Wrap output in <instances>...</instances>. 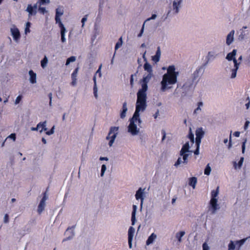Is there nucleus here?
<instances>
[{
	"label": "nucleus",
	"mask_w": 250,
	"mask_h": 250,
	"mask_svg": "<svg viewBox=\"0 0 250 250\" xmlns=\"http://www.w3.org/2000/svg\"><path fill=\"white\" fill-rule=\"evenodd\" d=\"M26 11L29 13V16L35 15L37 13V11L34 9L33 6L31 4H28Z\"/></svg>",
	"instance_id": "nucleus-26"
},
{
	"label": "nucleus",
	"mask_w": 250,
	"mask_h": 250,
	"mask_svg": "<svg viewBox=\"0 0 250 250\" xmlns=\"http://www.w3.org/2000/svg\"><path fill=\"white\" fill-rule=\"evenodd\" d=\"M75 226H72L68 227L65 230L64 235L63 241L70 240L73 238L75 235Z\"/></svg>",
	"instance_id": "nucleus-5"
},
{
	"label": "nucleus",
	"mask_w": 250,
	"mask_h": 250,
	"mask_svg": "<svg viewBox=\"0 0 250 250\" xmlns=\"http://www.w3.org/2000/svg\"><path fill=\"white\" fill-rule=\"evenodd\" d=\"M236 49H233L232 52L227 54L226 59L229 61L232 60L236 55Z\"/></svg>",
	"instance_id": "nucleus-28"
},
{
	"label": "nucleus",
	"mask_w": 250,
	"mask_h": 250,
	"mask_svg": "<svg viewBox=\"0 0 250 250\" xmlns=\"http://www.w3.org/2000/svg\"><path fill=\"white\" fill-rule=\"evenodd\" d=\"M188 138L190 140L191 142L193 144L194 142V136L193 133L192 132L191 128H189V133L188 135Z\"/></svg>",
	"instance_id": "nucleus-37"
},
{
	"label": "nucleus",
	"mask_w": 250,
	"mask_h": 250,
	"mask_svg": "<svg viewBox=\"0 0 250 250\" xmlns=\"http://www.w3.org/2000/svg\"><path fill=\"white\" fill-rule=\"evenodd\" d=\"M162 134L163 135V137L162 138V142H163L166 137V132L164 129L162 130Z\"/></svg>",
	"instance_id": "nucleus-59"
},
{
	"label": "nucleus",
	"mask_w": 250,
	"mask_h": 250,
	"mask_svg": "<svg viewBox=\"0 0 250 250\" xmlns=\"http://www.w3.org/2000/svg\"><path fill=\"white\" fill-rule=\"evenodd\" d=\"M205 66L202 65L198 67L196 70L191 74V79L195 82V85H196L200 80V77L203 74Z\"/></svg>",
	"instance_id": "nucleus-4"
},
{
	"label": "nucleus",
	"mask_w": 250,
	"mask_h": 250,
	"mask_svg": "<svg viewBox=\"0 0 250 250\" xmlns=\"http://www.w3.org/2000/svg\"><path fill=\"white\" fill-rule=\"evenodd\" d=\"M245 36H246L245 32L244 31L242 30L241 33V34L239 36V39H240L241 40H243L244 39Z\"/></svg>",
	"instance_id": "nucleus-55"
},
{
	"label": "nucleus",
	"mask_w": 250,
	"mask_h": 250,
	"mask_svg": "<svg viewBox=\"0 0 250 250\" xmlns=\"http://www.w3.org/2000/svg\"><path fill=\"white\" fill-rule=\"evenodd\" d=\"M246 102H247V103L245 104V106L246 107V108L248 109L250 107V98L249 96H248L247 98H246Z\"/></svg>",
	"instance_id": "nucleus-53"
},
{
	"label": "nucleus",
	"mask_w": 250,
	"mask_h": 250,
	"mask_svg": "<svg viewBox=\"0 0 250 250\" xmlns=\"http://www.w3.org/2000/svg\"><path fill=\"white\" fill-rule=\"evenodd\" d=\"M185 234L184 231H180L176 233L175 237L179 243L182 242V237Z\"/></svg>",
	"instance_id": "nucleus-31"
},
{
	"label": "nucleus",
	"mask_w": 250,
	"mask_h": 250,
	"mask_svg": "<svg viewBox=\"0 0 250 250\" xmlns=\"http://www.w3.org/2000/svg\"><path fill=\"white\" fill-rule=\"evenodd\" d=\"M197 182V178L195 177H192L189 179V185L191 186L193 188H195L196 183Z\"/></svg>",
	"instance_id": "nucleus-29"
},
{
	"label": "nucleus",
	"mask_w": 250,
	"mask_h": 250,
	"mask_svg": "<svg viewBox=\"0 0 250 250\" xmlns=\"http://www.w3.org/2000/svg\"><path fill=\"white\" fill-rule=\"evenodd\" d=\"M39 124H41V125L40 126V129L41 128V130H40V132H42L43 130L46 131L47 128L46 127V121H44L43 122H40Z\"/></svg>",
	"instance_id": "nucleus-35"
},
{
	"label": "nucleus",
	"mask_w": 250,
	"mask_h": 250,
	"mask_svg": "<svg viewBox=\"0 0 250 250\" xmlns=\"http://www.w3.org/2000/svg\"><path fill=\"white\" fill-rule=\"evenodd\" d=\"M219 194V187H218L216 190H213L211 191V198L214 199H217L216 198Z\"/></svg>",
	"instance_id": "nucleus-34"
},
{
	"label": "nucleus",
	"mask_w": 250,
	"mask_h": 250,
	"mask_svg": "<svg viewBox=\"0 0 250 250\" xmlns=\"http://www.w3.org/2000/svg\"><path fill=\"white\" fill-rule=\"evenodd\" d=\"M47 58L46 56L41 61V66L42 68H44L46 67L47 63Z\"/></svg>",
	"instance_id": "nucleus-42"
},
{
	"label": "nucleus",
	"mask_w": 250,
	"mask_h": 250,
	"mask_svg": "<svg viewBox=\"0 0 250 250\" xmlns=\"http://www.w3.org/2000/svg\"><path fill=\"white\" fill-rule=\"evenodd\" d=\"M41 125L40 124H38L36 127H31V129L32 131H37L38 130H40V126Z\"/></svg>",
	"instance_id": "nucleus-60"
},
{
	"label": "nucleus",
	"mask_w": 250,
	"mask_h": 250,
	"mask_svg": "<svg viewBox=\"0 0 250 250\" xmlns=\"http://www.w3.org/2000/svg\"><path fill=\"white\" fill-rule=\"evenodd\" d=\"M119 130V127L113 126L111 127L109 130V134H113V135L111 136V139L109 140L108 145L110 146H111L114 143L115 140L117 137V135L118 134V132Z\"/></svg>",
	"instance_id": "nucleus-8"
},
{
	"label": "nucleus",
	"mask_w": 250,
	"mask_h": 250,
	"mask_svg": "<svg viewBox=\"0 0 250 250\" xmlns=\"http://www.w3.org/2000/svg\"><path fill=\"white\" fill-rule=\"evenodd\" d=\"M247 238H244L243 239H241L240 240H237L235 241V246L238 247V250H239L240 248L243 245L246 241Z\"/></svg>",
	"instance_id": "nucleus-33"
},
{
	"label": "nucleus",
	"mask_w": 250,
	"mask_h": 250,
	"mask_svg": "<svg viewBox=\"0 0 250 250\" xmlns=\"http://www.w3.org/2000/svg\"><path fill=\"white\" fill-rule=\"evenodd\" d=\"M183 0H174L172 2V10L174 15L179 13L182 7Z\"/></svg>",
	"instance_id": "nucleus-9"
},
{
	"label": "nucleus",
	"mask_w": 250,
	"mask_h": 250,
	"mask_svg": "<svg viewBox=\"0 0 250 250\" xmlns=\"http://www.w3.org/2000/svg\"><path fill=\"white\" fill-rule=\"evenodd\" d=\"M54 126H53L50 130H49V131L46 130V131L45 132L46 134L48 135H50L53 134V133L54 132Z\"/></svg>",
	"instance_id": "nucleus-56"
},
{
	"label": "nucleus",
	"mask_w": 250,
	"mask_h": 250,
	"mask_svg": "<svg viewBox=\"0 0 250 250\" xmlns=\"http://www.w3.org/2000/svg\"><path fill=\"white\" fill-rule=\"evenodd\" d=\"M101 67H102V64L100 65V66H99L98 69L97 70L96 73V74H98V73L99 74L100 77H101L102 76V74H101Z\"/></svg>",
	"instance_id": "nucleus-63"
},
{
	"label": "nucleus",
	"mask_w": 250,
	"mask_h": 250,
	"mask_svg": "<svg viewBox=\"0 0 250 250\" xmlns=\"http://www.w3.org/2000/svg\"><path fill=\"white\" fill-rule=\"evenodd\" d=\"M8 137L13 139V141H15L16 138V134L15 133H12Z\"/></svg>",
	"instance_id": "nucleus-62"
},
{
	"label": "nucleus",
	"mask_w": 250,
	"mask_h": 250,
	"mask_svg": "<svg viewBox=\"0 0 250 250\" xmlns=\"http://www.w3.org/2000/svg\"><path fill=\"white\" fill-rule=\"evenodd\" d=\"M156 17H157V15H156V14H152V15H151V17H150V18H147V19L145 21V22H145V23H146V21H149L152 20H155V19L156 18Z\"/></svg>",
	"instance_id": "nucleus-49"
},
{
	"label": "nucleus",
	"mask_w": 250,
	"mask_h": 250,
	"mask_svg": "<svg viewBox=\"0 0 250 250\" xmlns=\"http://www.w3.org/2000/svg\"><path fill=\"white\" fill-rule=\"evenodd\" d=\"M11 32L14 40L16 41L19 40L21 34L19 29L17 28H11Z\"/></svg>",
	"instance_id": "nucleus-18"
},
{
	"label": "nucleus",
	"mask_w": 250,
	"mask_h": 250,
	"mask_svg": "<svg viewBox=\"0 0 250 250\" xmlns=\"http://www.w3.org/2000/svg\"><path fill=\"white\" fill-rule=\"evenodd\" d=\"M39 11L40 13H41L42 14H44V13L47 12V11L46 10L45 8L42 7H39Z\"/></svg>",
	"instance_id": "nucleus-48"
},
{
	"label": "nucleus",
	"mask_w": 250,
	"mask_h": 250,
	"mask_svg": "<svg viewBox=\"0 0 250 250\" xmlns=\"http://www.w3.org/2000/svg\"><path fill=\"white\" fill-rule=\"evenodd\" d=\"M244 158L243 157H241L240 158V160H239V162H238V168H240L242 166V164H243V161H244Z\"/></svg>",
	"instance_id": "nucleus-58"
},
{
	"label": "nucleus",
	"mask_w": 250,
	"mask_h": 250,
	"mask_svg": "<svg viewBox=\"0 0 250 250\" xmlns=\"http://www.w3.org/2000/svg\"><path fill=\"white\" fill-rule=\"evenodd\" d=\"M237 71V70L236 69L233 68L231 69V76H230V78L231 79H234L236 77Z\"/></svg>",
	"instance_id": "nucleus-43"
},
{
	"label": "nucleus",
	"mask_w": 250,
	"mask_h": 250,
	"mask_svg": "<svg viewBox=\"0 0 250 250\" xmlns=\"http://www.w3.org/2000/svg\"><path fill=\"white\" fill-rule=\"evenodd\" d=\"M132 211L131 213V225L132 226H134L136 222V211L137 209V207L136 205H133L132 206Z\"/></svg>",
	"instance_id": "nucleus-21"
},
{
	"label": "nucleus",
	"mask_w": 250,
	"mask_h": 250,
	"mask_svg": "<svg viewBox=\"0 0 250 250\" xmlns=\"http://www.w3.org/2000/svg\"><path fill=\"white\" fill-rule=\"evenodd\" d=\"M138 73V71L136 72V73L133 75V74H132L130 76V85L132 87L134 85V82H133V77L134 76H136L137 75V73Z\"/></svg>",
	"instance_id": "nucleus-45"
},
{
	"label": "nucleus",
	"mask_w": 250,
	"mask_h": 250,
	"mask_svg": "<svg viewBox=\"0 0 250 250\" xmlns=\"http://www.w3.org/2000/svg\"><path fill=\"white\" fill-rule=\"evenodd\" d=\"M246 142H247V139H246L242 143V153H244V152H245Z\"/></svg>",
	"instance_id": "nucleus-54"
},
{
	"label": "nucleus",
	"mask_w": 250,
	"mask_h": 250,
	"mask_svg": "<svg viewBox=\"0 0 250 250\" xmlns=\"http://www.w3.org/2000/svg\"><path fill=\"white\" fill-rule=\"evenodd\" d=\"M94 31H95V36H96L97 35H99V34L100 33L99 26L98 24H97L96 23H95L94 24Z\"/></svg>",
	"instance_id": "nucleus-41"
},
{
	"label": "nucleus",
	"mask_w": 250,
	"mask_h": 250,
	"mask_svg": "<svg viewBox=\"0 0 250 250\" xmlns=\"http://www.w3.org/2000/svg\"><path fill=\"white\" fill-rule=\"evenodd\" d=\"M93 80L94 83V87H93V93H94V95L95 97L96 98H97V97H98V94H97L98 88H97V86L96 78V76L95 75L94 76Z\"/></svg>",
	"instance_id": "nucleus-30"
},
{
	"label": "nucleus",
	"mask_w": 250,
	"mask_h": 250,
	"mask_svg": "<svg viewBox=\"0 0 250 250\" xmlns=\"http://www.w3.org/2000/svg\"><path fill=\"white\" fill-rule=\"evenodd\" d=\"M171 17V9H170L167 12V15L165 16V18L164 19L163 21H166L168 18Z\"/></svg>",
	"instance_id": "nucleus-50"
},
{
	"label": "nucleus",
	"mask_w": 250,
	"mask_h": 250,
	"mask_svg": "<svg viewBox=\"0 0 250 250\" xmlns=\"http://www.w3.org/2000/svg\"><path fill=\"white\" fill-rule=\"evenodd\" d=\"M235 245V242L231 240L228 245V250H234Z\"/></svg>",
	"instance_id": "nucleus-38"
},
{
	"label": "nucleus",
	"mask_w": 250,
	"mask_h": 250,
	"mask_svg": "<svg viewBox=\"0 0 250 250\" xmlns=\"http://www.w3.org/2000/svg\"><path fill=\"white\" fill-rule=\"evenodd\" d=\"M195 86V82L191 79H188L184 83L182 86V88L186 92H188L191 89H194Z\"/></svg>",
	"instance_id": "nucleus-7"
},
{
	"label": "nucleus",
	"mask_w": 250,
	"mask_h": 250,
	"mask_svg": "<svg viewBox=\"0 0 250 250\" xmlns=\"http://www.w3.org/2000/svg\"><path fill=\"white\" fill-rule=\"evenodd\" d=\"M216 56H217V55L216 54V53L214 52H213V51L208 52V55L206 57V59H205L206 62L202 65H203L204 66L206 67L208 64V62L210 61H212L215 59V58L216 57Z\"/></svg>",
	"instance_id": "nucleus-16"
},
{
	"label": "nucleus",
	"mask_w": 250,
	"mask_h": 250,
	"mask_svg": "<svg viewBox=\"0 0 250 250\" xmlns=\"http://www.w3.org/2000/svg\"><path fill=\"white\" fill-rule=\"evenodd\" d=\"M46 192L47 191H45L43 193V197L38 205V212L39 214H41L44 209L45 206V201L47 198Z\"/></svg>",
	"instance_id": "nucleus-10"
},
{
	"label": "nucleus",
	"mask_w": 250,
	"mask_h": 250,
	"mask_svg": "<svg viewBox=\"0 0 250 250\" xmlns=\"http://www.w3.org/2000/svg\"><path fill=\"white\" fill-rule=\"evenodd\" d=\"M106 170V167L105 165L103 164L102 166L101 167V176L103 177L104 175V172Z\"/></svg>",
	"instance_id": "nucleus-44"
},
{
	"label": "nucleus",
	"mask_w": 250,
	"mask_h": 250,
	"mask_svg": "<svg viewBox=\"0 0 250 250\" xmlns=\"http://www.w3.org/2000/svg\"><path fill=\"white\" fill-rule=\"evenodd\" d=\"M38 2L40 5L48 4L50 2V0H39Z\"/></svg>",
	"instance_id": "nucleus-46"
},
{
	"label": "nucleus",
	"mask_w": 250,
	"mask_h": 250,
	"mask_svg": "<svg viewBox=\"0 0 250 250\" xmlns=\"http://www.w3.org/2000/svg\"><path fill=\"white\" fill-rule=\"evenodd\" d=\"M146 51H145L143 55V58L145 63L144 65V68L145 71H146L148 74H153V70L151 65L147 62V59L146 57Z\"/></svg>",
	"instance_id": "nucleus-13"
},
{
	"label": "nucleus",
	"mask_w": 250,
	"mask_h": 250,
	"mask_svg": "<svg viewBox=\"0 0 250 250\" xmlns=\"http://www.w3.org/2000/svg\"><path fill=\"white\" fill-rule=\"evenodd\" d=\"M88 15H85L82 19L81 22L82 23V27L84 25L85 22L87 21Z\"/></svg>",
	"instance_id": "nucleus-52"
},
{
	"label": "nucleus",
	"mask_w": 250,
	"mask_h": 250,
	"mask_svg": "<svg viewBox=\"0 0 250 250\" xmlns=\"http://www.w3.org/2000/svg\"><path fill=\"white\" fill-rule=\"evenodd\" d=\"M76 57L71 56L68 58L66 60L65 65H68L70 62H74L76 61Z\"/></svg>",
	"instance_id": "nucleus-40"
},
{
	"label": "nucleus",
	"mask_w": 250,
	"mask_h": 250,
	"mask_svg": "<svg viewBox=\"0 0 250 250\" xmlns=\"http://www.w3.org/2000/svg\"><path fill=\"white\" fill-rule=\"evenodd\" d=\"M4 222L7 223L9 222V215L7 214H5L4 217Z\"/></svg>",
	"instance_id": "nucleus-61"
},
{
	"label": "nucleus",
	"mask_w": 250,
	"mask_h": 250,
	"mask_svg": "<svg viewBox=\"0 0 250 250\" xmlns=\"http://www.w3.org/2000/svg\"><path fill=\"white\" fill-rule=\"evenodd\" d=\"M211 170V167L209 166V164H208L207 165V166L205 169V170H204L205 174L207 175H209L210 173Z\"/></svg>",
	"instance_id": "nucleus-39"
},
{
	"label": "nucleus",
	"mask_w": 250,
	"mask_h": 250,
	"mask_svg": "<svg viewBox=\"0 0 250 250\" xmlns=\"http://www.w3.org/2000/svg\"><path fill=\"white\" fill-rule=\"evenodd\" d=\"M161 52L160 46H158L157 48V51L154 56H152V60L155 63L158 62L160 61L161 57Z\"/></svg>",
	"instance_id": "nucleus-20"
},
{
	"label": "nucleus",
	"mask_w": 250,
	"mask_h": 250,
	"mask_svg": "<svg viewBox=\"0 0 250 250\" xmlns=\"http://www.w3.org/2000/svg\"><path fill=\"white\" fill-rule=\"evenodd\" d=\"M137 123L139 125L142 123V121L140 117L133 115L129 119V124L127 126V131L132 136L137 135L140 132V128L137 127Z\"/></svg>",
	"instance_id": "nucleus-3"
},
{
	"label": "nucleus",
	"mask_w": 250,
	"mask_h": 250,
	"mask_svg": "<svg viewBox=\"0 0 250 250\" xmlns=\"http://www.w3.org/2000/svg\"><path fill=\"white\" fill-rule=\"evenodd\" d=\"M123 44V40L122 37H120L119 39L118 42L116 43L115 46V52L116 53V51Z\"/></svg>",
	"instance_id": "nucleus-36"
},
{
	"label": "nucleus",
	"mask_w": 250,
	"mask_h": 250,
	"mask_svg": "<svg viewBox=\"0 0 250 250\" xmlns=\"http://www.w3.org/2000/svg\"><path fill=\"white\" fill-rule=\"evenodd\" d=\"M183 156V161H182V159L181 157H179L177 161L174 164V166L175 167H177L179 165H180L182 163H183L184 164H187L188 163V158L189 156L188 154L187 153H184V154H183L182 155Z\"/></svg>",
	"instance_id": "nucleus-17"
},
{
	"label": "nucleus",
	"mask_w": 250,
	"mask_h": 250,
	"mask_svg": "<svg viewBox=\"0 0 250 250\" xmlns=\"http://www.w3.org/2000/svg\"><path fill=\"white\" fill-rule=\"evenodd\" d=\"M234 30H231L227 35L226 39V44L230 45L234 41Z\"/></svg>",
	"instance_id": "nucleus-19"
},
{
	"label": "nucleus",
	"mask_w": 250,
	"mask_h": 250,
	"mask_svg": "<svg viewBox=\"0 0 250 250\" xmlns=\"http://www.w3.org/2000/svg\"><path fill=\"white\" fill-rule=\"evenodd\" d=\"M135 229L133 227H130L128 231V239H133L135 232Z\"/></svg>",
	"instance_id": "nucleus-32"
},
{
	"label": "nucleus",
	"mask_w": 250,
	"mask_h": 250,
	"mask_svg": "<svg viewBox=\"0 0 250 250\" xmlns=\"http://www.w3.org/2000/svg\"><path fill=\"white\" fill-rule=\"evenodd\" d=\"M78 70H79V67H77V68H75V69L74 70V71L71 74V78L72 80L71 84L72 85H75L76 84V81H77L76 77L78 75Z\"/></svg>",
	"instance_id": "nucleus-23"
},
{
	"label": "nucleus",
	"mask_w": 250,
	"mask_h": 250,
	"mask_svg": "<svg viewBox=\"0 0 250 250\" xmlns=\"http://www.w3.org/2000/svg\"><path fill=\"white\" fill-rule=\"evenodd\" d=\"M157 238V235L154 233H152L147 238L146 241V245L148 246L151 244H152L155 240Z\"/></svg>",
	"instance_id": "nucleus-24"
},
{
	"label": "nucleus",
	"mask_w": 250,
	"mask_h": 250,
	"mask_svg": "<svg viewBox=\"0 0 250 250\" xmlns=\"http://www.w3.org/2000/svg\"><path fill=\"white\" fill-rule=\"evenodd\" d=\"M174 65H169L167 68V72L165 73L161 82V90L165 92L167 89H170L172 86H169L175 84L177 82V77L179 72L175 71Z\"/></svg>",
	"instance_id": "nucleus-1"
},
{
	"label": "nucleus",
	"mask_w": 250,
	"mask_h": 250,
	"mask_svg": "<svg viewBox=\"0 0 250 250\" xmlns=\"http://www.w3.org/2000/svg\"><path fill=\"white\" fill-rule=\"evenodd\" d=\"M153 76V74H148L146 76H144L142 80V88L139 91L146 92L148 88L147 83L149 82Z\"/></svg>",
	"instance_id": "nucleus-6"
},
{
	"label": "nucleus",
	"mask_w": 250,
	"mask_h": 250,
	"mask_svg": "<svg viewBox=\"0 0 250 250\" xmlns=\"http://www.w3.org/2000/svg\"><path fill=\"white\" fill-rule=\"evenodd\" d=\"M145 188H140L138 190L136 191L135 194V198L136 200H138L139 199L141 200V207H142L143 202L144 200V195L145 193Z\"/></svg>",
	"instance_id": "nucleus-14"
},
{
	"label": "nucleus",
	"mask_w": 250,
	"mask_h": 250,
	"mask_svg": "<svg viewBox=\"0 0 250 250\" xmlns=\"http://www.w3.org/2000/svg\"><path fill=\"white\" fill-rule=\"evenodd\" d=\"M188 152H190V151L189 150V142H188L183 146L180 151V155H182L183 154H184V153H186Z\"/></svg>",
	"instance_id": "nucleus-22"
},
{
	"label": "nucleus",
	"mask_w": 250,
	"mask_h": 250,
	"mask_svg": "<svg viewBox=\"0 0 250 250\" xmlns=\"http://www.w3.org/2000/svg\"><path fill=\"white\" fill-rule=\"evenodd\" d=\"M218 199H211L209 204L212 214H215L217 210L220 208L219 205L217 204Z\"/></svg>",
	"instance_id": "nucleus-15"
},
{
	"label": "nucleus",
	"mask_w": 250,
	"mask_h": 250,
	"mask_svg": "<svg viewBox=\"0 0 250 250\" xmlns=\"http://www.w3.org/2000/svg\"><path fill=\"white\" fill-rule=\"evenodd\" d=\"M203 250H209V247L206 243H205L203 244Z\"/></svg>",
	"instance_id": "nucleus-64"
},
{
	"label": "nucleus",
	"mask_w": 250,
	"mask_h": 250,
	"mask_svg": "<svg viewBox=\"0 0 250 250\" xmlns=\"http://www.w3.org/2000/svg\"><path fill=\"white\" fill-rule=\"evenodd\" d=\"M22 98V96L21 95H19L17 97L16 100H15V104H19L20 102V101L21 100Z\"/></svg>",
	"instance_id": "nucleus-57"
},
{
	"label": "nucleus",
	"mask_w": 250,
	"mask_h": 250,
	"mask_svg": "<svg viewBox=\"0 0 250 250\" xmlns=\"http://www.w3.org/2000/svg\"><path fill=\"white\" fill-rule=\"evenodd\" d=\"M145 23L144 22L142 25V28L139 34L138 35V37L140 38L142 36V35L144 31Z\"/></svg>",
	"instance_id": "nucleus-47"
},
{
	"label": "nucleus",
	"mask_w": 250,
	"mask_h": 250,
	"mask_svg": "<svg viewBox=\"0 0 250 250\" xmlns=\"http://www.w3.org/2000/svg\"><path fill=\"white\" fill-rule=\"evenodd\" d=\"M196 141L195 143L201 144L202 138L205 135V132L203 131L202 127H199L196 129L195 131Z\"/></svg>",
	"instance_id": "nucleus-12"
},
{
	"label": "nucleus",
	"mask_w": 250,
	"mask_h": 250,
	"mask_svg": "<svg viewBox=\"0 0 250 250\" xmlns=\"http://www.w3.org/2000/svg\"><path fill=\"white\" fill-rule=\"evenodd\" d=\"M62 14V13L58 11V9H56L55 21L56 23H59L60 28V36L61 40L62 42V22L60 19V16Z\"/></svg>",
	"instance_id": "nucleus-11"
},
{
	"label": "nucleus",
	"mask_w": 250,
	"mask_h": 250,
	"mask_svg": "<svg viewBox=\"0 0 250 250\" xmlns=\"http://www.w3.org/2000/svg\"><path fill=\"white\" fill-rule=\"evenodd\" d=\"M127 111V103H126V102H125L123 103V104L122 111L120 114L121 118L124 119L125 118Z\"/></svg>",
	"instance_id": "nucleus-25"
},
{
	"label": "nucleus",
	"mask_w": 250,
	"mask_h": 250,
	"mask_svg": "<svg viewBox=\"0 0 250 250\" xmlns=\"http://www.w3.org/2000/svg\"><path fill=\"white\" fill-rule=\"evenodd\" d=\"M200 145V144H199V145H198V144H196V148L195 150V151H194V153L195 155H198L199 154Z\"/></svg>",
	"instance_id": "nucleus-51"
},
{
	"label": "nucleus",
	"mask_w": 250,
	"mask_h": 250,
	"mask_svg": "<svg viewBox=\"0 0 250 250\" xmlns=\"http://www.w3.org/2000/svg\"><path fill=\"white\" fill-rule=\"evenodd\" d=\"M30 75V82L31 83H36V74L32 70L29 71Z\"/></svg>",
	"instance_id": "nucleus-27"
},
{
	"label": "nucleus",
	"mask_w": 250,
	"mask_h": 250,
	"mask_svg": "<svg viewBox=\"0 0 250 250\" xmlns=\"http://www.w3.org/2000/svg\"><path fill=\"white\" fill-rule=\"evenodd\" d=\"M137 101L136 103V109L133 115L139 117L140 111L143 112L146 108V92L139 91L137 93Z\"/></svg>",
	"instance_id": "nucleus-2"
}]
</instances>
